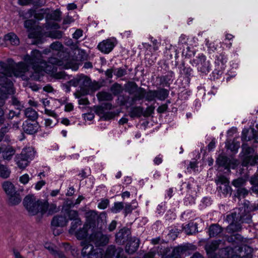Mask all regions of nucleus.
<instances>
[{"label":"nucleus","mask_w":258,"mask_h":258,"mask_svg":"<svg viewBox=\"0 0 258 258\" xmlns=\"http://www.w3.org/2000/svg\"><path fill=\"white\" fill-rule=\"evenodd\" d=\"M50 47L52 50L59 51L62 49L63 46L60 42L56 41L52 43L50 45Z\"/></svg>","instance_id":"5fc2aeb1"},{"label":"nucleus","mask_w":258,"mask_h":258,"mask_svg":"<svg viewBox=\"0 0 258 258\" xmlns=\"http://www.w3.org/2000/svg\"><path fill=\"white\" fill-rule=\"evenodd\" d=\"M156 92L157 99L159 100L164 101L169 96V91L166 89L160 88L156 90Z\"/></svg>","instance_id":"cd10ccee"},{"label":"nucleus","mask_w":258,"mask_h":258,"mask_svg":"<svg viewBox=\"0 0 258 258\" xmlns=\"http://www.w3.org/2000/svg\"><path fill=\"white\" fill-rule=\"evenodd\" d=\"M124 206L122 202H115L111 210L114 213H117L122 210Z\"/></svg>","instance_id":"49530a36"},{"label":"nucleus","mask_w":258,"mask_h":258,"mask_svg":"<svg viewBox=\"0 0 258 258\" xmlns=\"http://www.w3.org/2000/svg\"><path fill=\"white\" fill-rule=\"evenodd\" d=\"M222 231V228L216 224H212L209 228V235L210 237H215Z\"/></svg>","instance_id":"a878e982"},{"label":"nucleus","mask_w":258,"mask_h":258,"mask_svg":"<svg viewBox=\"0 0 258 258\" xmlns=\"http://www.w3.org/2000/svg\"><path fill=\"white\" fill-rule=\"evenodd\" d=\"M194 252V244L192 243H185L174 247L171 253L168 255H162V258H181L180 254L189 255Z\"/></svg>","instance_id":"20e7f679"},{"label":"nucleus","mask_w":258,"mask_h":258,"mask_svg":"<svg viewBox=\"0 0 258 258\" xmlns=\"http://www.w3.org/2000/svg\"><path fill=\"white\" fill-rule=\"evenodd\" d=\"M91 228V226L88 224H84L82 227L77 230L73 234L75 235L76 238L79 240H83L86 239L88 236V230Z\"/></svg>","instance_id":"dca6fc26"},{"label":"nucleus","mask_w":258,"mask_h":258,"mask_svg":"<svg viewBox=\"0 0 258 258\" xmlns=\"http://www.w3.org/2000/svg\"><path fill=\"white\" fill-rule=\"evenodd\" d=\"M28 64L21 61L16 63L11 58L7 59L6 62L0 61V86L4 89L2 91L6 92L10 94H13L15 90L12 77H22L24 74L28 70Z\"/></svg>","instance_id":"f03ea898"},{"label":"nucleus","mask_w":258,"mask_h":258,"mask_svg":"<svg viewBox=\"0 0 258 258\" xmlns=\"http://www.w3.org/2000/svg\"><path fill=\"white\" fill-rule=\"evenodd\" d=\"M34 152L31 148L23 149L21 153L18 155L19 159H24L29 162L34 157Z\"/></svg>","instance_id":"4be33fe9"},{"label":"nucleus","mask_w":258,"mask_h":258,"mask_svg":"<svg viewBox=\"0 0 258 258\" xmlns=\"http://www.w3.org/2000/svg\"><path fill=\"white\" fill-rule=\"evenodd\" d=\"M68 222L67 217L62 215L55 216L52 218L51 225L53 227H63Z\"/></svg>","instance_id":"f3484780"},{"label":"nucleus","mask_w":258,"mask_h":258,"mask_svg":"<svg viewBox=\"0 0 258 258\" xmlns=\"http://www.w3.org/2000/svg\"><path fill=\"white\" fill-rule=\"evenodd\" d=\"M9 94L6 92H4V93H2L0 91V107L4 105L5 103V100L7 98V95Z\"/></svg>","instance_id":"0e129e2a"},{"label":"nucleus","mask_w":258,"mask_h":258,"mask_svg":"<svg viewBox=\"0 0 258 258\" xmlns=\"http://www.w3.org/2000/svg\"><path fill=\"white\" fill-rule=\"evenodd\" d=\"M115 46V44L113 39H107L100 42L97 48L102 52L108 54L112 50Z\"/></svg>","instance_id":"f8f14e48"},{"label":"nucleus","mask_w":258,"mask_h":258,"mask_svg":"<svg viewBox=\"0 0 258 258\" xmlns=\"http://www.w3.org/2000/svg\"><path fill=\"white\" fill-rule=\"evenodd\" d=\"M47 64L52 67L53 66H60L61 64V61L57 58L51 57L48 59V62H46Z\"/></svg>","instance_id":"09e8293b"},{"label":"nucleus","mask_w":258,"mask_h":258,"mask_svg":"<svg viewBox=\"0 0 258 258\" xmlns=\"http://www.w3.org/2000/svg\"><path fill=\"white\" fill-rule=\"evenodd\" d=\"M45 247L49 250L50 253L52 255H53L55 258L56 257L55 253H59L61 251L59 250H56L53 248V247L52 245H50L47 246V244H46Z\"/></svg>","instance_id":"e2e57ef3"},{"label":"nucleus","mask_w":258,"mask_h":258,"mask_svg":"<svg viewBox=\"0 0 258 258\" xmlns=\"http://www.w3.org/2000/svg\"><path fill=\"white\" fill-rule=\"evenodd\" d=\"M61 12L59 10L56 9L51 13L47 14L45 18L46 20H52L59 22L61 20Z\"/></svg>","instance_id":"c85d7f7f"},{"label":"nucleus","mask_w":258,"mask_h":258,"mask_svg":"<svg viewBox=\"0 0 258 258\" xmlns=\"http://www.w3.org/2000/svg\"><path fill=\"white\" fill-rule=\"evenodd\" d=\"M115 115V113L112 111L105 112L103 113V117L105 120H109L113 118Z\"/></svg>","instance_id":"052dcab7"},{"label":"nucleus","mask_w":258,"mask_h":258,"mask_svg":"<svg viewBox=\"0 0 258 258\" xmlns=\"http://www.w3.org/2000/svg\"><path fill=\"white\" fill-rule=\"evenodd\" d=\"M125 68H118L115 69L114 75L117 78H121L127 74V66H125Z\"/></svg>","instance_id":"58836bf2"},{"label":"nucleus","mask_w":258,"mask_h":258,"mask_svg":"<svg viewBox=\"0 0 258 258\" xmlns=\"http://www.w3.org/2000/svg\"><path fill=\"white\" fill-rule=\"evenodd\" d=\"M15 160L17 165L20 168L24 169L28 165L29 162L26 160L24 159H19L18 155L16 156Z\"/></svg>","instance_id":"de8ad7c7"},{"label":"nucleus","mask_w":258,"mask_h":258,"mask_svg":"<svg viewBox=\"0 0 258 258\" xmlns=\"http://www.w3.org/2000/svg\"><path fill=\"white\" fill-rule=\"evenodd\" d=\"M139 95L142 96V100L144 98L145 100L148 102L155 101L157 99L156 90H149L146 91V90L142 87L139 88Z\"/></svg>","instance_id":"2eb2a0df"},{"label":"nucleus","mask_w":258,"mask_h":258,"mask_svg":"<svg viewBox=\"0 0 258 258\" xmlns=\"http://www.w3.org/2000/svg\"><path fill=\"white\" fill-rule=\"evenodd\" d=\"M179 232L180 230L176 228H174L170 230L168 236L171 240H174L177 238Z\"/></svg>","instance_id":"8fccbe9b"},{"label":"nucleus","mask_w":258,"mask_h":258,"mask_svg":"<svg viewBox=\"0 0 258 258\" xmlns=\"http://www.w3.org/2000/svg\"><path fill=\"white\" fill-rule=\"evenodd\" d=\"M168 107L167 104H163L158 107L157 111L159 113H163L167 110Z\"/></svg>","instance_id":"338daca9"},{"label":"nucleus","mask_w":258,"mask_h":258,"mask_svg":"<svg viewBox=\"0 0 258 258\" xmlns=\"http://www.w3.org/2000/svg\"><path fill=\"white\" fill-rule=\"evenodd\" d=\"M83 35V31L81 29H78L76 30L73 34V38L78 39Z\"/></svg>","instance_id":"774afa93"},{"label":"nucleus","mask_w":258,"mask_h":258,"mask_svg":"<svg viewBox=\"0 0 258 258\" xmlns=\"http://www.w3.org/2000/svg\"><path fill=\"white\" fill-rule=\"evenodd\" d=\"M40 126L36 120L24 121L22 124V128L24 133L28 135H33L36 134Z\"/></svg>","instance_id":"1a4fd4ad"},{"label":"nucleus","mask_w":258,"mask_h":258,"mask_svg":"<svg viewBox=\"0 0 258 258\" xmlns=\"http://www.w3.org/2000/svg\"><path fill=\"white\" fill-rule=\"evenodd\" d=\"M193 226L194 223L190 221L189 223L184 226L182 228V229L187 235H192L191 228H192Z\"/></svg>","instance_id":"603ef678"},{"label":"nucleus","mask_w":258,"mask_h":258,"mask_svg":"<svg viewBox=\"0 0 258 258\" xmlns=\"http://www.w3.org/2000/svg\"><path fill=\"white\" fill-rule=\"evenodd\" d=\"M139 88L135 82H130L128 83V87L126 88V91L132 95L135 93V94H139Z\"/></svg>","instance_id":"c9c22d12"},{"label":"nucleus","mask_w":258,"mask_h":258,"mask_svg":"<svg viewBox=\"0 0 258 258\" xmlns=\"http://www.w3.org/2000/svg\"><path fill=\"white\" fill-rule=\"evenodd\" d=\"M109 201L108 199H104L98 204V208L100 209H106L109 205Z\"/></svg>","instance_id":"bf43d9fd"},{"label":"nucleus","mask_w":258,"mask_h":258,"mask_svg":"<svg viewBox=\"0 0 258 258\" xmlns=\"http://www.w3.org/2000/svg\"><path fill=\"white\" fill-rule=\"evenodd\" d=\"M109 90L113 96L118 97L119 95H121V93L123 91V88L121 84L116 82L110 86Z\"/></svg>","instance_id":"b1692460"},{"label":"nucleus","mask_w":258,"mask_h":258,"mask_svg":"<svg viewBox=\"0 0 258 258\" xmlns=\"http://www.w3.org/2000/svg\"><path fill=\"white\" fill-rule=\"evenodd\" d=\"M43 204H46L47 206V208L45 211V214L47 212L48 215H51L57 212V207L56 205H49L47 201L43 202Z\"/></svg>","instance_id":"79ce46f5"},{"label":"nucleus","mask_w":258,"mask_h":258,"mask_svg":"<svg viewBox=\"0 0 258 258\" xmlns=\"http://www.w3.org/2000/svg\"><path fill=\"white\" fill-rule=\"evenodd\" d=\"M131 235L130 229L124 227L115 234V241L118 244H123L130 239Z\"/></svg>","instance_id":"9d476101"},{"label":"nucleus","mask_w":258,"mask_h":258,"mask_svg":"<svg viewBox=\"0 0 258 258\" xmlns=\"http://www.w3.org/2000/svg\"><path fill=\"white\" fill-rule=\"evenodd\" d=\"M144 108L141 106H133L131 108L128 114L132 118H140L143 116Z\"/></svg>","instance_id":"412c9836"},{"label":"nucleus","mask_w":258,"mask_h":258,"mask_svg":"<svg viewBox=\"0 0 258 258\" xmlns=\"http://www.w3.org/2000/svg\"><path fill=\"white\" fill-rule=\"evenodd\" d=\"M103 255V251L99 248H95L88 256V258H102Z\"/></svg>","instance_id":"e433bc0d"},{"label":"nucleus","mask_w":258,"mask_h":258,"mask_svg":"<svg viewBox=\"0 0 258 258\" xmlns=\"http://www.w3.org/2000/svg\"><path fill=\"white\" fill-rule=\"evenodd\" d=\"M24 114L25 116L28 118V120H36L38 117L37 112L31 107L26 108L25 110Z\"/></svg>","instance_id":"393cba45"},{"label":"nucleus","mask_w":258,"mask_h":258,"mask_svg":"<svg viewBox=\"0 0 258 258\" xmlns=\"http://www.w3.org/2000/svg\"><path fill=\"white\" fill-rule=\"evenodd\" d=\"M216 182L218 186V189L220 192L224 195L231 194L232 189L229 185V181L225 176L223 175L218 176Z\"/></svg>","instance_id":"6e6552de"},{"label":"nucleus","mask_w":258,"mask_h":258,"mask_svg":"<svg viewBox=\"0 0 258 258\" xmlns=\"http://www.w3.org/2000/svg\"><path fill=\"white\" fill-rule=\"evenodd\" d=\"M140 243V240L139 238L136 237H130L125 247V251L128 254L134 253L138 250Z\"/></svg>","instance_id":"4468645a"},{"label":"nucleus","mask_w":258,"mask_h":258,"mask_svg":"<svg viewBox=\"0 0 258 258\" xmlns=\"http://www.w3.org/2000/svg\"><path fill=\"white\" fill-rule=\"evenodd\" d=\"M81 245L83 247L81 253L84 257L88 256L95 249L93 245L90 244V242H88L86 240L81 241Z\"/></svg>","instance_id":"aec40b11"},{"label":"nucleus","mask_w":258,"mask_h":258,"mask_svg":"<svg viewBox=\"0 0 258 258\" xmlns=\"http://www.w3.org/2000/svg\"><path fill=\"white\" fill-rule=\"evenodd\" d=\"M246 161L247 164H249L250 165L253 166L258 163V156H249L246 159Z\"/></svg>","instance_id":"3c124183"},{"label":"nucleus","mask_w":258,"mask_h":258,"mask_svg":"<svg viewBox=\"0 0 258 258\" xmlns=\"http://www.w3.org/2000/svg\"><path fill=\"white\" fill-rule=\"evenodd\" d=\"M80 86L81 87H87L90 84V79L83 75L79 76Z\"/></svg>","instance_id":"37998d69"},{"label":"nucleus","mask_w":258,"mask_h":258,"mask_svg":"<svg viewBox=\"0 0 258 258\" xmlns=\"http://www.w3.org/2000/svg\"><path fill=\"white\" fill-rule=\"evenodd\" d=\"M86 222L88 225L92 227L99 226L100 220L103 222V220L106 218V214L105 212L101 213L99 215L95 211L90 210L85 213Z\"/></svg>","instance_id":"39448f33"},{"label":"nucleus","mask_w":258,"mask_h":258,"mask_svg":"<svg viewBox=\"0 0 258 258\" xmlns=\"http://www.w3.org/2000/svg\"><path fill=\"white\" fill-rule=\"evenodd\" d=\"M82 225V221L81 219H77L75 220H73L71 223V226L69 230L70 233L73 234L74 232L77 231V229L79 226Z\"/></svg>","instance_id":"4c0bfd02"},{"label":"nucleus","mask_w":258,"mask_h":258,"mask_svg":"<svg viewBox=\"0 0 258 258\" xmlns=\"http://www.w3.org/2000/svg\"><path fill=\"white\" fill-rule=\"evenodd\" d=\"M244 182L245 180L242 178H238L232 181V184L236 187H240Z\"/></svg>","instance_id":"6e6d98bb"},{"label":"nucleus","mask_w":258,"mask_h":258,"mask_svg":"<svg viewBox=\"0 0 258 258\" xmlns=\"http://www.w3.org/2000/svg\"><path fill=\"white\" fill-rule=\"evenodd\" d=\"M96 96L100 101H112L113 99V96H112V94H111V93L106 91L99 92L97 94Z\"/></svg>","instance_id":"bb28decb"},{"label":"nucleus","mask_w":258,"mask_h":258,"mask_svg":"<svg viewBox=\"0 0 258 258\" xmlns=\"http://www.w3.org/2000/svg\"><path fill=\"white\" fill-rule=\"evenodd\" d=\"M90 238L97 246L105 245L109 240L106 235L100 232L91 234Z\"/></svg>","instance_id":"ddd939ff"},{"label":"nucleus","mask_w":258,"mask_h":258,"mask_svg":"<svg viewBox=\"0 0 258 258\" xmlns=\"http://www.w3.org/2000/svg\"><path fill=\"white\" fill-rule=\"evenodd\" d=\"M11 128V124L7 123L6 124H5L1 128L0 132L2 134H4V136L7 135L6 134L10 131Z\"/></svg>","instance_id":"4d7b16f0"},{"label":"nucleus","mask_w":258,"mask_h":258,"mask_svg":"<svg viewBox=\"0 0 258 258\" xmlns=\"http://www.w3.org/2000/svg\"><path fill=\"white\" fill-rule=\"evenodd\" d=\"M2 186L3 189L8 196L16 191L14 184L10 181H5Z\"/></svg>","instance_id":"7c9ffc66"},{"label":"nucleus","mask_w":258,"mask_h":258,"mask_svg":"<svg viewBox=\"0 0 258 258\" xmlns=\"http://www.w3.org/2000/svg\"><path fill=\"white\" fill-rule=\"evenodd\" d=\"M250 220V218H249L247 220H246L244 219L243 217H242L241 215H240L239 219H238L237 221H236L233 223L229 224L227 227V228L231 232L239 231L241 229V223H248Z\"/></svg>","instance_id":"a211bd4d"},{"label":"nucleus","mask_w":258,"mask_h":258,"mask_svg":"<svg viewBox=\"0 0 258 258\" xmlns=\"http://www.w3.org/2000/svg\"><path fill=\"white\" fill-rule=\"evenodd\" d=\"M64 216L67 217L69 220H75L77 219H80L79 217L78 212L76 210H70L66 209L64 211Z\"/></svg>","instance_id":"c756f323"},{"label":"nucleus","mask_w":258,"mask_h":258,"mask_svg":"<svg viewBox=\"0 0 258 258\" xmlns=\"http://www.w3.org/2000/svg\"><path fill=\"white\" fill-rule=\"evenodd\" d=\"M19 4L22 6L33 4L36 6H42L45 4V0H18Z\"/></svg>","instance_id":"473e14b6"},{"label":"nucleus","mask_w":258,"mask_h":258,"mask_svg":"<svg viewBox=\"0 0 258 258\" xmlns=\"http://www.w3.org/2000/svg\"><path fill=\"white\" fill-rule=\"evenodd\" d=\"M136 208V206H133L131 204H126L124 208V215L126 216L127 214L131 213L133 210Z\"/></svg>","instance_id":"864d4df0"},{"label":"nucleus","mask_w":258,"mask_h":258,"mask_svg":"<svg viewBox=\"0 0 258 258\" xmlns=\"http://www.w3.org/2000/svg\"><path fill=\"white\" fill-rule=\"evenodd\" d=\"M9 197V202L12 205L19 204L21 201V198L20 194L16 191L10 195Z\"/></svg>","instance_id":"72a5a7b5"},{"label":"nucleus","mask_w":258,"mask_h":258,"mask_svg":"<svg viewBox=\"0 0 258 258\" xmlns=\"http://www.w3.org/2000/svg\"><path fill=\"white\" fill-rule=\"evenodd\" d=\"M227 61V59L226 56L223 54H220L217 56V59L215 61V62L219 66L221 64V66L220 67V68L223 69L224 68V65L226 63Z\"/></svg>","instance_id":"c03bdc74"},{"label":"nucleus","mask_w":258,"mask_h":258,"mask_svg":"<svg viewBox=\"0 0 258 258\" xmlns=\"http://www.w3.org/2000/svg\"><path fill=\"white\" fill-rule=\"evenodd\" d=\"M219 242L216 241H213L211 243L208 244L206 246V249L208 253L213 252L215 251L219 246Z\"/></svg>","instance_id":"ea45409f"},{"label":"nucleus","mask_w":258,"mask_h":258,"mask_svg":"<svg viewBox=\"0 0 258 258\" xmlns=\"http://www.w3.org/2000/svg\"><path fill=\"white\" fill-rule=\"evenodd\" d=\"M43 203L39 200L36 201L33 195H28L24 199L23 204L30 214L35 215L40 213L43 215L45 214L47 206V204Z\"/></svg>","instance_id":"7ed1b4c3"},{"label":"nucleus","mask_w":258,"mask_h":258,"mask_svg":"<svg viewBox=\"0 0 258 258\" xmlns=\"http://www.w3.org/2000/svg\"><path fill=\"white\" fill-rule=\"evenodd\" d=\"M16 151L12 146H8L4 149L2 157L4 160L10 161L12 159Z\"/></svg>","instance_id":"5701e85b"},{"label":"nucleus","mask_w":258,"mask_h":258,"mask_svg":"<svg viewBox=\"0 0 258 258\" xmlns=\"http://www.w3.org/2000/svg\"><path fill=\"white\" fill-rule=\"evenodd\" d=\"M29 12L31 15H34V17L36 20H41L44 18V15L46 13V10L41 9L37 12H35V11L30 9Z\"/></svg>","instance_id":"f704fd0d"},{"label":"nucleus","mask_w":258,"mask_h":258,"mask_svg":"<svg viewBox=\"0 0 258 258\" xmlns=\"http://www.w3.org/2000/svg\"><path fill=\"white\" fill-rule=\"evenodd\" d=\"M239 218V214H237L236 212H233L226 216V220L229 224H231V223H233L236 221H237Z\"/></svg>","instance_id":"a19ab883"},{"label":"nucleus","mask_w":258,"mask_h":258,"mask_svg":"<svg viewBox=\"0 0 258 258\" xmlns=\"http://www.w3.org/2000/svg\"><path fill=\"white\" fill-rule=\"evenodd\" d=\"M23 59L28 66L31 67L33 72L30 76L31 80L40 81L45 73L50 74L55 79L64 78L65 74L63 72H57V67H51L47 64L46 61L43 59L40 51L37 49L33 50L31 54H26Z\"/></svg>","instance_id":"f257e3e1"},{"label":"nucleus","mask_w":258,"mask_h":258,"mask_svg":"<svg viewBox=\"0 0 258 258\" xmlns=\"http://www.w3.org/2000/svg\"><path fill=\"white\" fill-rule=\"evenodd\" d=\"M237 194L238 198H244L248 194V190L244 188H239L237 189Z\"/></svg>","instance_id":"13d9d810"},{"label":"nucleus","mask_w":258,"mask_h":258,"mask_svg":"<svg viewBox=\"0 0 258 258\" xmlns=\"http://www.w3.org/2000/svg\"><path fill=\"white\" fill-rule=\"evenodd\" d=\"M173 77L174 73L171 71H168L166 75L159 77L160 85L169 87L173 81Z\"/></svg>","instance_id":"6ab92c4d"},{"label":"nucleus","mask_w":258,"mask_h":258,"mask_svg":"<svg viewBox=\"0 0 258 258\" xmlns=\"http://www.w3.org/2000/svg\"><path fill=\"white\" fill-rule=\"evenodd\" d=\"M196 63L199 72L205 74L209 72L210 62L207 60L206 57L204 55H199L196 59Z\"/></svg>","instance_id":"9b49d317"},{"label":"nucleus","mask_w":258,"mask_h":258,"mask_svg":"<svg viewBox=\"0 0 258 258\" xmlns=\"http://www.w3.org/2000/svg\"><path fill=\"white\" fill-rule=\"evenodd\" d=\"M46 30H51L47 32V36L52 39H59L62 37L63 32L57 30L60 28L59 25L55 22H48L45 23Z\"/></svg>","instance_id":"0eeeda50"},{"label":"nucleus","mask_w":258,"mask_h":258,"mask_svg":"<svg viewBox=\"0 0 258 258\" xmlns=\"http://www.w3.org/2000/svg\"><path fill=\"white\" fill-rule=\"evenodd\" d=\"M5 40L9 41L12 45H18L20 41L18 36L14 33H9L5 36Z\"/></svg>","instance_id":"2f4dec72"},{"label":"nucleus","mask_w":258,"mask_h":258,"mask_svg":"<svg viewBox=\"0 0 258 258\" xmlns=\"http://www.w3.org/2000/svg\"><path fill=\"white\" fill-rule=\"evenodd\" d=\"M154 108L151 106H148L146 108V110H143V116L144 117H148L150 116L154 112Z\"/></svg>","instance_id":"680f3d73"},{"label":"nucleus","mask_w":258,"mask_h":258,"mask_svg":"<svg viewBox=\"0 0 258 258\" xmlns=\"http://www.w3.org/2000/svg\"><path fill=\"white\" fill-rule=\"evenodd\" d=\"M106 254L111 257H119V252H117L115 246L112 245L108 247L106 250Z\"/></svg>","instance_id":"a18cd8bd"},{"label":"nucleus","mask_w":258,"mask_h":258,"mask_svg":"<svg viewBox=\"0 0 258 258\" xmlns=\"http://www.w3.org/2000/svg\"><path fill=\"white\" fill-rule=\"evenodd\" d=\"M79 80V76H78L77 77L71 80L68 83L71 86L77 87L78 86H80Z\"/></svg>","instance_id":"69168bd1"},{"label":"nucleus","mask_w":258,"mask_h":258,"mask_svg":"<svg viewBox=\"0 0 258 258\" xmlns=\"http://www.w3.org/2000/svg\"><path fill=\"white\" fill-rule=\"evenodd\" d=\"M142 96L139 94H134L131 96L129 95L122 94L118 97V100L121 106H125L127 107L134 106L137 101L142 100Z\"/></svg>","instance_id":"423d86ee"}]
</instances>
